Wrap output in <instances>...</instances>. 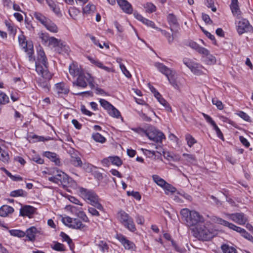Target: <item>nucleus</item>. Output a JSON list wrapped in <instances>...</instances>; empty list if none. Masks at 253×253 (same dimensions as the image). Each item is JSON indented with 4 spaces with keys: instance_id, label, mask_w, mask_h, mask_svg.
<instances>
[{
    "instance_id": "58",
    "label": "nucleus",
    "mask_w": 253,
    "mask_h": 253,
    "mask_svg": "<svg viewBox=\"0 0 253 253\" xmlns=\"http://www.w3.org/2000/svg\"><path fill=\"white\" fill-rule=\"evenodd\" d=\"M171 245L178 253H183L186 252V250L184 248L178 246L173 240H171Z\"/></svg>"
},
{
    "instance_id": "9",
    "label": "nucleus",
    "mask_w": 253,
    "mask_h": 253,
    "mask_svg": "<svg viewBox=\"0 0 253 253\" xmlns=\"http://www.w3.org/2000/svg\"><path fill=\"white\" fill-rule=\"evenodd\" d=\"M155 66L160 72L164 74L168 79H172L174 77L176 72L174 70L168 68L163 63L156 62Z\"/></svg>"
},
{
    "instance_id": "54",
    "label": "nucleus",
    "mask_w": 253,
    "mask_h": 253,
    "mask_svg": "<svg viewBox=\"0 0 253 253\" xmlns=\"http://www.w3.org/2000/svg\"><path fill=\"white\" fill-rule=\"evenodd\" d=\"M100 105L107 111L113 107V105H111L109 102L103 99H100L99 100Z\"/></svg>"
},
{
    "instance_id": "20",
    "label": "nucleus",
    "mask_w": 253,
    "mask_h": 253,
    "mask_svg": "<svg viewBox=\"0 0 253 253\" xmlns=\"http://www.w3.org/2000/svg\"><path fill=\"white\" fill-rule=\"evenodd\" d=\"M122 224L128 230L131 232H134L136 230L134 223L132 218L129 216L127 218H126L122 222Z\"/></svg>"
},
{
    "instance_id": "25",
    "label": "nucleus",
    "mask_w": 253,
    "mask_h": 253,
    "mask_svg": "<svg viewBox=\"0 0 253 253\" xmlns=\"http://www.w3.org/2000/svg\"><path fill=\"white\" fill-rule=\"evenodd\" d=\"M13 211L14 209L12 207L8 205H3L0 208V216L5 217Z\"/></svg>"
},
{
    "instance_id": "47",
    "label": "nucleus",
    "mask_w": 253,
    "mask_h": 253,
    "mask_svg": "<svg viewBox=\"0 0 253 253\" xmlns=\"http://www.w3.org/2000/svg\"><path fill=\"white\" fill-rule=\"evenodd\" d=\"M37 83L45 91L49 90V84L46 80H37Z\"/></svg>"
},
{
    "instance_id": "4",
    "label": "nucleus",
    "mask_w": 253,
    "mask_h": 253,
    "mask_svg": "<svg viewBox=\"0 0 253 253\" xmlns=\"http://www.w3.org/2000/svg\"><path fill=\"white\" fill-rule=\"evenodd\" d=\"M80 196L99 210L103 211V206L98 202V197L92 190H87L83 187L79 188Z\"/></svg>"
},
{
    "instance_id": "50",
    "label": "nucleus",
    "mask_w": 253,
    "mask_h": 253,
    "mask_svg": "<svg viewBox=\"0 0 253 253\" xmlns=\"http://www.w3.org/2000/svg\"><path fill=\"white\" fill-rule=\"evenodd\" d=\"M89 85L92 89H95L96 90V94H105L106 95H108L107 93H106L103 89H102L98 87L97 85H95L93 83V82H90L89 83Z\"/></svg>"
},
{
    "instance_id": "14",
    "label": "nucleus",
    "mask_w": 253,
    "mask_h": 253,
    "mask_svg": "<svg viewBox=\"0 0 253 253\" xmlns=\"http://www.w3.org/2000/svg\"><path fill=\"white\" fill-rule=\"evenodd\" d=\"M117 239L123 245L126 249L134 251L136 249L135 244L127 240L124 236L120 234L117 235Z\"/></svg>"
},
{
    "instance_id": "61",
    "label": "nucleus",
    "mask_w": 253,
    "mask_h": 253,
    "mask_svg": "<svg viewBox=\"0 0 253 253\" xmlns=\"http://www.w3.org/2000/svg\"><path fill=\"white\" fill-rule=\"evenodd\" d=\"M97 246L102 252L107 251L108 249V247L106 243L102 241H100L97 244Z\"/></svg>"
},
{
    "instance_id": "36",
    "label": "nucleus",
    "mask_w": 253,
    "mask_h": 253,
    "mask_svg": "<svg viewBox=\"0 0 253 253\" xmlns=\"http://www.w3.org/2000/svg\"><path fill=\"white\" fill-rule=\"evenodd\" d=\"M9 160V155L7 151L0 148V160L4 163H7Z\"/></svg>"
},
{
    "instance_id": "48",
    "label": "nucleus",
    "mask_w": 253,
    "mask_h": 253,
    "mask_svg": "<svg viewBox=\"0 0 253 253\" xmlns=\"http://www.w3.org/2000/svg\"><path fill=\"white\" fill-rule=\"evenodd\" d=\"M9 102V97L4 92L0 90V105H4Z\"/></svg>"
},
{
    "instance_id": "49",
    "label": "nucleus",
    "mask_w": 253,
    "mask_h": 253,
    "mask_svg": "<svg viewBox=\"0 0 253 253\" xmlns=\"http://www.w3.org/2000/svg\"><path fill=\"white\" fill-rule=\"evenodd\" d=\"M144 7L146 9V11L148 13H152L156 11V6L151 2H147L145 5Z\"/></svg>"
},
{
    "instance_id": "17",
    "label": "nucleus",
    "mask_w": 253,
    "mask_h": 253,
    "mask_svg": "<svg viewBox=\"0 0 253 253\" xmlns=\"http://www.w3.org/2000/svg\"><path fill=\"white\" fill-rule=\"evenodd\" d=\"M230 7L233 15L239 18L241 15V11L238 0H231Z\"/></svg>"
},
{
    "instance_id": "2",
    "label": "nucleus",
    "mask_w": 253,
    "mask_h": 253,
    "mask_svg": "<svg viewBox=\"0 0 253 253\" xmlns=\"http://www.w3.org/2000/svg\"><path fill=\"white\" fill-rule=\"evenodd\" d=\"M37 72L44 79H51L52 75L47 69V59L44 52L40 49L38 51L37 61L35 62Z\"/></svg>"
},
{
    "instance_id": "23",
    "label": "nucleus",
    "mask_w": 253,
    "mask_h": 253,
    "mask_svg": "<svg viewBox=\"0 0 253 253\" xmlns=\"http://www.w3.org/2000/svg\"><path fill=\"white\" fill-rule=\"evenodd\" d=\"M44 156L49 159L51 161L54 162L56 165H60V160L56 153L47 151L44 153Z\"/></svg>"
},
{
    "instance_id": "42",
    "label": "nucleus",
    "mask_w": 253,
    "mask_h": 253,
    "mask_svg": "<svg viewBox=\"0 0 253 253\" xmlns=\"http://www.w3.org/2000/svg\"><path fill=\"white\" fill-rule=\"evenodd\" d=\"M92 139L96 142L101 143L106 141V138L99 133H94L92 134Z\"/></svg>"
},
{
    "instance_id": "12",
    "label": "nucleus",
    "mask_w": 253,
    "mask_h": 253,
    "mask_svg": "<svg viewBox=\"0 0 253 253\" xmlns=\"http://www.w3.org/2000/svg\"><path fill=\"white\" fill-rule=\"evenodd\" d=\"M252 30V26L250 24L248 20L242 19L238 22L237 25V30L239 35L250 32Z\"/></svg>"
},
{
    "instance_id": "19",
    "label": "nucleus",
    "mask_w": 253,
    "mask_h": 253,
    "mask_svg": "<svg viewBox=\"0 0 253 253\" xmlns=\"http://www.w3.org/2000/svg\"><path fill=\"white\" fill-rule=\"evenodd\" d=\"M122 224L128 230L131 232H134L136 230L134 223L132 218L129 216L127 218H126L122 222Z\"/></svg>"
},
{
    "instance_id": "15",
    "label": "nucleus",
    "mask_w": 253,
    "mask_h": 253,
    "mask_svg": "<svg viewBox=\"0 0 253 253\" xmlns=\"http://www.w3.org/2000/svg\"><path fill=\"white\" fill-rule=\"evenodd\" d=\"M167 20L170 26L171 31H173V30L178 31L180 29V27L175 15L172 13L169 14L167 16Z\"/></svg>"
},
{
    "instance_id": "21",
    "label": "nucleus",
    "mask_w": 253,
    "mask_h": 253,
    "mask_svg": "<svg viewBox=\"0 0 253 253\" xmlns=\"http://www.w3.org/2000/svg\"><path fill=\"white\" fill-rule=\"evenodd\" d=\"M122 224L128 230L131 232H134L136 230L134 223L132 218L129 216L127 218H126L122 222Z\"/></svg>"
},
{
    "instance_id": "44",
    "label": "nucleus",
    "mask_w": 253,
    "mask_h": 253,
    "mask_svg": "<svg viewBox=\"0 0 253 253\" xmlns=\"http://www.w3.org/2000/svg\"><path fill=\"white\" fill-rule=\"evenodd\" d=\"M163 188L164 189L165 193L167 195H168L169 193L172 194L174 193L176 190L175 187L167 182Z\"/></svg>"
},
{
    "instance_id": "24",
    "label": "nucleus",
    "mask_w": 253,
    "mask_h": 253,
    "mask_svg": "<svg viewBox=\"0 0 253 253\" xmlns=\"http://www.w3.org/2000/svg\"><path fill=\"white\" fill-rule=\"evenodd\" d=\"M56 90L59 94H67L69 91V88L63 82L56 84Z\"/></svg>"
},
{
    "instance_id": "29",
    "label": "nucleus",
    "mask_w": 253,
    "mask_h": 253,
    "mask_svg": "<svg viewBox=\"0 0 253 253\" xmlns=\"http://www.w3.org/2000/svg\"><path fill=\"white\" fill-rule=\"evenodd\" d=\"M47 30L52 33H57L58 32V27L56 25L49 19L43 25Z\"/></svg>"
},
{
    "instance_id": "30",
    "label": "nucleus",
    "mask_w": 253,
    "mask_h": 253,
    "mask_svg": "<svg viewBox=\"0 0 253 253\" xmlns=\"http://www.w3.org/2000/svg\"><path fill=\"white\" fill-rule=\"evenodd\" d=\"M33 15L36 19L39 21L43 25H44V24L46 23V22L49 20V19L47 18L42 13L39 12H34Z\"/></svg>"
},
{
    "instance_id": "32",
    "label": "nucleus",
    "mask_w": 253,
    "mask_h": 253,
    "mask_svg": "<svg viewBox=\"0 0 253 253\" xmlns=\"http://www.w3.org/2000/svg\"><path fill=\"white\" fill-rule=\"evenodd\" d=\"M10 196L12 197H26L27 196V192L23 189H17L11 191L9 194Z\"/></svg>"
},
{
    "instance_id": "27",
    "label": "nucleus",
    "mask_w": 253,
    "mask_h": 253,
    "mask_svg": "<svg viewBox=\"0 0 253 253\" xmlns=\"http://www.w3.org/2000/svg\"><path fill=\"white\" fill-rule=\"evenodd\" d=\"M55 50L59 54H67L69 51V47L61 42L55 48Z\"/></svg>"
},
{
    "instance_id": "22",
    "label": "nucleus",
    "mask_w": 253,
    "mask_h": 253,
    "mask_svg": "<svg viewBox=\"0 0 253 253\" xmlns=\"http://www.w3.org/2000/svg\"><path fill=\"white\" fill-rule=\"evenodd\" d=\"M35 212V208L30 206H24L20 210V215L30 217Z\"/></svg>"
},
{
    "instance_id": "13",
    "label": "nucleus",
    "mask_w": 253,
    "mask_h": 253,
    "mask_svg": "<svg viewBox=\"0 0 253 253\" xmlns=\"http://www.w3.org/2000/svg\"><path fill=\"white\" fill-rule=\"evenodd\" d=\"M183 62L195 74L201 75L203 73L202 70L204 69V68L202 66L192 62L188 59H184Z\"/></svg>"
},
{
    "instance_id": "33",
    "label": "nucleus",
    "mask_w": 253,
    "mask_h": 253,
    "mask_svg": "<svg viewBox=\"0 0 253 253\" xmlns=\"http://www.w3.org/2000/svg\"><path fill=\"white\" fill-rule=\"evenodd\" d=\"M144 153L146 155H149V157H150L152 156H155V158L158 159H161V156L163 155L162 151H150L147 149L143 150Z\"/></svg>"
},
{
    "instance_id": "45",
    "label": "nucleus",
    "mask_w": 253,
    "mask_h": 253,
    "mask_svg": "<svg viewBox=\"0 0 253 253\" xmlns=\"http://www.w3.org/2000/svg\"><path fill=\"white\" fill-rule=\"evenodd\" d=\"M110 162L114 165L118 167L122 165V161L121 159L118 156H110L109 157Z\"/></svg>"
},
{
    "instance_id": "11",
    "label": "nucleus",
    "mask_w": 253,
    "mask_h": 253,
    "mask_svg": "<svg viewBox=\"0 0 253 253\" xmlns=\"http://www.w3.org/2000/svg\"><path fill=\"white\" fill-rule=\"evenodd\" d=\"M54 175L48 177V180L50 181L58 183L59 182L61 183H65L67 180V176L63 172L55 170L53 171Z\"/></svg>"
},
{
    "instance_id": "34",
    "label": "nucleus",
    "mask_w": 253,
    "mask_h": 253,
    "mask_svg": "<svg viewBox=\"0 0 253 253\" xmlns=\"http://www.w3.org/2000/svg\"><path fill=\"white\" fill-rule=\"evenodd\" d=\"M96 10L95 6L91 3L87 4L83 8V13L85 14H92Z\"/></svg>"
},
{
    "instance_id": "53",
    "label": "nucleus",
    "mask_w": 253,
    "mask_h": 253,
    "mask_svg": "<svg viewBox=\"0 0 253 253\" xmlns=\"http://www.w3.org/2000/svg\"><path fill=\"white\" fill-rule=\"evenodd\" d=\"M108 112L109 115L113 117L119 118L121 115L120 112L113 106L112 108H110V109H109Z\"/></svg>"
},
{
    "instance_id": "6",
    "label": "nucleus",
    "mask_w": 253,
    "mask_h": 253,
    "mask_svg": "<svg viewBox=\"0 0 253 253\" xmlns=\"http://www.w3.org/2000/svg\"><path fill=\"white\" fill-rule=\"evenodd\" d=\"M18 41L19 44L24 49V51L28 55L29 60H35V58L33 56L34 53L33 45L27 43V42L26 41V38L23 34L19 36Z\"/></svg>"
},
{
    "instance_id": "31",
    "label": "nucleus",
    "mask_w": 253,
    "mask_h": 253,
    "mask_svg": "<svg viewBox=\"0 0 253 253\" xmlns=\"http://www.w3.org/2000/svg\"><path fill=\"white\" fill-rule=\"evenodd\" d=\"M72 222V223L69 225V227L70 228L78 229H83L85 226L82 223L80 219L78 218H74Z\"/></svg>"
},
{
    "instance_id": "37",
    "label": "nucleus",
    "mask_w": 253,
    "mask_h": 253,
    "mask_svg": "<svg viewBox=\"0 0 253 253\" xmlns=\"http://www.w3.org/2000/svg\"><path fill=\"white\" fill-rule=\"evenodd\" d=\"M203 57L204 58L205 62L207 64L211 65L216 62L215 58L212 55L210 54L209 52L205 56H203Z\"/></svg>"
},
{
    "instance_id": "63",
    "label": "nucleus",
    "mask_w": 253,
    "mask_h": 253,
    "mask_svg": "<svg viewBox=\"0 0 253 253\" xmlns=\"http://www.w3.org/2000/svg\"><path fill=\"white\" fill-rule=\"evenodd\" d=\"M74 85H76L82 87H85L87 85V84L85 80H76L73 82Z\"/></svg>"
},
{
    "instance_id": "52",
    "label": "nucleus",
    "mask_w": 253,
    "mask_h": 253,
    "mask_svg": "<svg viewBox=\"0 0 253 253\" xmlns=\"http://www.w3.org/2000/svg\"><path fill=\"white\" fill-rule=\"evenodd\" d=\"M60 236L62 238V241L63 242H67L70 247H71V245L72 244V240L70 238L69 236L63 232H61Z\"/></svg>"
},
{
    "instance_id": "35",
    "label": "nucleus",
    "mask_w": 253,
    "mask_h": 253,
    "mask_svg": "<svg viewBox=\"0 0 253 253\" xmlns=\"http://www.w3.org/2000/svg\"><path fill=\"white\" fill-rule=\"evenodd\" d=\"M155 97L157 99L158 101L160 102V103L161 104L166 108L167 111L170 112L171 111V107L169 106L168 102L162 96V95L160 94V96L156 95Z\"/></svg>"
},
{
    "instance_id": "40",
    "label": "nucleus",
    "mask_w": 253,
    "mask_h": 253,
    "mask_svg": "<svg viewBox=\"0 0 253 253\" xmlns=\"http://www.w3.org/2000/svg\"><path fill=\"white\" fill-rule=\"evenodd\" d=\"M9 232L11 236L19 238L23 237L26 235L25 232L20 230L12 229L9 230Z\"/></svg>"
},
{
    "instance_id": "28",
    "label": "nucleus",
    "mask_w": 253,
    "mask_h": 253,
    "mask_svg": "<svg viewBox=\"0 0 253 253\" xmlns=\"http://www.w3.org/2000/svg\"><path fill=\"white\" fill-rule=\"evenodd\" d=\"M46 2L52 11L57 15H61V12L58 6L53 0H46Z\"/></svg>"
},
{
    "instance_id": "7",
    "label": "nucleus",
    "mask_w": 253,
    "mask_h": 253,
    "mask_svg": "<svg viewBox=\"0 0 253 253\" xmlns=\"http://www.w3.org/2000/svg\"><path fill=\"white\" fill-rule=\"evenodd\" d=\"M70 74L73 78L77 77V79H89L90 76L86 73V76L83 73V71L74 63L72 64L69 67Z\"/></svg>"
},
{
    "instance_id": "55",
    "label": "nucleus",
    "mask_w": 253,
    "mask_h": 253,
    "mask_svg": "<svg viewBox=\"0 0 253 253\" xmlns=\"http://www.w3.org/2000/svg\"><path fill=\"white\" fill-rule=\"evenodd\" d=\"M61 42V41L60 40H58L57 39L53 37H50L48 41L49 44L52 45L55 48Z\"/></svg>"
},
{
    "instance_id": "8",
    "label": "nucleus",
    "mask_w": 253,
    "mask_h": 253,
    "mask_svg": "<svg viewBox=\"0 0 253 253\" xmlns=\"http://www.w3.org/2000/svg\"><path fill=\"white\" fill-rule=\"evenodd\" d=\"M227 217L240 225H244L248 220L243 213H226Z\"/></svg>"
},
{
    "instance_id": "59",
    "label": "nucleus",
    "mask_w": 253,
    "mask_h": 253,
    "mask_svg": "<svg viewBox=\"0 0 253 253\" xmlns=\"http://www.w3.org/2000/svg\"><path fill=\"white\" fill-rule=\"evenodd\" d=\"M212 103L213 105H216L217 108L219 110H222L223 108V105L222 102L217 99L216 98H212Z\"/></svg>"
},
{
    "instance_id": "1",
    "label": "nucleus",
    "mask_w": 253,
    "mask_h": 253,
    "mask_svg": "<svg viewBox=\"0 0 253 253\" xmlns=\"http://www.w3.org/2000/svg\"><path fill=\"white\" fill-rule=\"evenodd\" d=\"M182 219L189 227L198 226L203 224L204 218L202 215L195 211H190L188 209H183L180 211Z\"/></svg>"
},
{
    "instance_id": "62",
    "label": "nucleus",
    "mask_w": 253,
    "mask_h": 253,
    "mask_svg": "<svg viewBox=\"0 0 253 253\" xmlns=\"http://www.w3.org/2000/svg\"><path fill=\"white\" fill-rule=\"evenodd\" d=\"M183 156L188 162L193 163L195 161V158L192 155L184 153Z\"/></svg>"
},
{
    "instance_id": "26",
    "label": "nucleus",
    "mask_w": 253,
    "mask_h": 253,
    "mask_svg": "<svg viewBox=\"0 0 253 253\" xmlns=\"http://www.w3.org/2000/svg\"><path fill=\"white\" fill-rule=\"evenodd\" d=\"M38 232L37 229L34 227H31L26 230L25 233L29 241H34L35 240L36 235Z\"/></svg>"
},
{
    "instance_id": "18",
    "label": "nucleus",
    "mask_w": 253,
    "mask_h": 253,
    "mask_svg": "<svg viewBox=\"0 0 253 253\" xmlns=\"http://www.w3.org/2000/svg\"><path fill=\"white\" fill-rule=\"evenodd\" d=\"M71 157L70 162L73 166L76 167L82 166L83 163L77 152L73 151V153L71 154Z\"/></svg>"
},
{
    "instance_id": "56",
    "label": "nucleus",
    "mask_w": 253,
    "mask_h": 253,
    "mask_svg": "<svg viewBox=\"0 0 253 253\" xmlns=\"http://www.w3.org/2000/svg\"><path fill=\"white\" fill-rule=\"evenodd\" d=\"M52 248L57 251H65V249L64 246L60 243L55 242Z\"/></svg>"
},
{
    "instance_id": "39",
    "label": "nucleus",
    "mask_w": 253,
    "mask_h": 253,
    "mask_svg": "<svg viewBox=\"0 0 253 253\" xmlns=\"http://www.w3.org/2000/svg\"><path fill=\"white\" fill-rule=\"evenodd\" d=\"M152 177L154 182L163 188L164 187L166 184L167 183V182L164 179L161 178L157 175H153Z\"/></svg>"
},
{
    "instance_id": "38",
    "label": "nucleus",
    "mask_w": 253,
    "mask_h": 253,
    "mask_svg": "<svg viewBox=\"0 0 253 253\" xmlns=\"http://www.w3.org/2000/svg\"><path fill=\"white\" fill-rule=\"evenodd\" d=\"M221 248L223 253H237L235 248L226 244L222 245Z\"/></svg>"
},
{
    "instance_id": "5",
    "label": "nucleus",
    "mask_w": 253,
    "mask_h": 253,
    "mask_svg": "<svg viewBox=\"0 0 253 253\" xmlns=\"http://www.w3.org/2000/svg\"><path fill=\"white\" fill-rule=\"evenodd\" d=\"M212 220L216 223L219 224L225 227H228L229 229H232L237 232H239L243 237L249 241H251V238H253V237L244 229L238 227L235 224L229 222L228 221L225 220L220 217L214 216L212 218Z\"/></svg>"
},
{
    "instance_id": "60",
    "label": "nucleus",
    "mask_w": 253,
    "mask_h": 253,
    "mask_svg": "<svg viewBox=\"0 0 253 253\" xmlns=\"http://www.w3.org/2000/svg\"><path fill=\"white\" fill-rule=\"evenodd\" d=\"M212 126H213L214 130L215 131L217 136L220 139H223V135L222 133L221 132V130H220V129L218 128V127L215 124V123H214L212 125Z\"/></svg>"
},
{
    "instance_id": "16",
    "label": "nucleus",
    "mask_w": 253,
    "mask_h": 253,
    "mask_svg": "<svg viewBox=\"0 0 253 253\" xmlns=\"http://www.w3.org/2000/svg\"><path fill=\"white\" fill-rule=\"evenodd\" d=\"M121 9L126 13L130 14L133 11L131 5L126 0H117Z\"/></svg>"
},
{
    "instance_id": "64",
    "label": "nucleus",
    "mask_w": 253,
    "mask_h": 253,
    "mask_svg": "<svg viewBox=\"0 0 253 253\" xmlns=\"http://www.w3.org/2000/svg\"><path fill=\"white\" fill-rule=\"evenodd\" d=\"M142 23L147 26L148 27H150L152 28L156 29V28H157V27H155V24L154 22L149 20L146 18H144V20L143 21Z\"/></svg>"
},
{
    "instance_id": "41",
    "label": "nucleus",
    "mask_w": 253,
    "mask_h": 253,
    "mask_svg": "<svg viewBox=\"0 0 253 253\" xmlns=\"http://www.w3.org/2000/svg\"><path fill=\"white\" fill-rule=\"evenodd\" d=\"M171 32H172L171 35L169 33L167 32L165 36V37L167 39L168 42L169 44L171 43L173 40L177 37V34L178 31L173 30V31Z\"/></svg>"
},
{
    "instance_id": "43",
    "label": "nucleus",
    "mask_w": 253,
    "mask_h": 253,
    "mask_svg": "<svg viewBox=\"0 0 253 253\" xmlns=\"http://www.w3.org/2000/svg\"><path fill=\"white\" fill-rule=\"evenodd\" d=\"M3 171L5 173L10 177L13 181H17L22 180L23 178L22 177L19 175H13L9 171H8L5 168H2Z\"/></svg>"
},
{
    "instance_id": "57",
    "label": "nucleus",
    "mask_w": 253,
    "mask_h": 253,
    "mask_svg": "<svg viewBox=\"0 0 253 253\" xmlns=\"http://www.w3.org/2000/svg\"><path fill=\"white\" fill-rule=\"evenodd\" d=\"M39 37L41 39L42 42L45 43L48 42L49 40V36L47 33H39Z\"/></svg>"
},
{
    "instance_id": "46",
    "label": "nucleus",
    "mask_w": 253,
    "mask_h": 253,
    "mask_svg": "<svg viewBox=\"0 0 253 253\" xmlns=\"http://www.w3.org/2000/svg\"><path fill=\"white\" fill-rule=\"evenodd\" d=\"M121 59H117V61L120 64V67L122 71V72L124 73V74L126 76V77L129 78L131 77V74L126 69L125 66L121 63Z\"/></svg>"
},
{
    "instance_id": "51",
    "label": "nucleus",
    "mask_w": 253,
    "mask_h": 253,
    "mask_svg": "<svg viewBox=\"0 0 253 253\" xmlns=\"http://www.w3.org/2000/svg\"><path fill=\"white\" fill-rule=\"evenodd\" d=\"M188 145L191 147L195 143H197L196 140L190 134H187L185 136Z\"/></svg>"
},
{
    "instance_id": "3",
    "label": "nucleus",
    "mask_w": 253,
    "mask_h": 253,
    "mask_svg": "<svg viewBox=\"0 0 253 253\" xmlns=\"http://www.w3.org/2000/svg\"><path fill=\"white\" fill-rule=\"evenodd\" d=\"M193 233L195 238L202 241H209L215 235V232L212 229H209L203 224H200L196 227L193 229Z\"/></svg>"
},
{
    "instance_id": "10",
    "label": "nucleus",
    "mask_w": 253,
    "mask_h": 253,
    "mask_svg": "<svg viewBox=\"0 0 253 253\" xmlns=\"http://www.w3.org/2000/svg\"><path fill=\"white\" fill-rule=\"evenodd\" d=\"M148 137L156 142L161 143L163 139L166 138L164 133L158 129H154L149 131L146 133Z\"/></svg>"
}]
</instances>
